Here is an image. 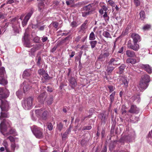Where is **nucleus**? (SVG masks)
<instances>
[{
  "label": "nucleus",
  "mask_w": 152,
  "mask_h": 152,
  "mask_svg": "<svg viewBox=\"0 0 152 152\" xmlns=\"http://www.w3.org/2000/svg\"><path fill=\"white\" fill-rule=\"evenodd\" d=\"M131 37L133 39V44L131 43L130 40L128 42L127 47L135 51H137L139 49V45L137 44L138 42H140L141 39L139 35L135 33H132L131 35Z\"/></svg>",
  "instance_id": "f257e3e1"
},
{
  "label": "nucleus",
  "mask_w": 152,
  "mask_h": 152,
  "mask_svg": "<svg viewBox=\"0 0 152 152\" xmlns=\"http://www.w3.org/2000/svg\"><path fill=\"white\" fill-rule=\"evenodd\" d=\"M31 131L35 137L38 139H42L44 137L43 129L36 126L31 127Z\"/></svg>",
  "instance_id": "f03ea898"
},
{
  "label": "nucleus",
  "mask_w": 152,
  "mask_h": 152,
  "mask_svg": "<svg viewBox=\"0 0 152 152\" xmlns=\"http://www.w3.org/2000/svg\"><path fill=\"white\" fill-rule=\"evenodd\" d=\"M94 10L91 4H89L83 7L82 10V15L83 17H86V16L91 14Z\"/></svg>",
  "instance_id": "7ed1b4c3"
},
{
  "label": "nucleus",
  "mask_w": 152,
  "mask_h": 152,
  "mask_svg": "<svg viewBox=\"0 0 152 152\" xmlns=\"http://www.w3.org/2000/svg\"><path fill=\"white\" fill-rule=\"evenodd\" d=\"M33 98L29 97L23 100L22 102V105L25 110H28L31 109L32 105Z\"/></svg>",
  "instance_id": "20e7f679"
},
{
  "label": "nucleus",
  "mask_w": 152,
  "mask_h": 152,
  "mask_svg": "<svg viewBox=\"0 0 152 152\" xmlns=\"http://www.w3.org/2000/svg\"><path fill=\"white\" fill-rule=\"evenodd\" d=\"M5 70L4 67H0V84L4 86L7 83L6 77L4 76Z\"/></svg>",
  "instance_id": "39448f33"
},
{
  "label": "nucleus",
  "mask_w": 152,
  "mask_h": 152,
  "mask_svg": "<svg viewBox=\"0 0 152 152\" xmlns=\"http://www.w3.org/2000/svg\"><path fill=\"white\" fill-rule=\"evenodd\" d=\"M110 54V52L107 50H104L99 55L98 59L101 62L104 61L106 59H107Z\"/></svg>",
  "instance_id": "423d86ee"
},
{
  "label": "nucleus",
  "mask_w": 152,
  "mask_h": 152,
  "mask_svg": "<svg viewBox=\"0 0 152 152\" xmlns=\"http://www.w3.org/2000/svg\"><path fill=\"white\" fill-rule=\"evenodd\" d=\"M11 124V122L9 120L6 119H3L0 124V131L1 132H2L3 131L6 130L5 126H7V125H8L9 126H10Z\"/></svg>",
  "instance_id": "0eeeda50"
},
{
  "label": "nucleus",
  "mask_w": 152,
  "mask_h": 152,
  "mask_svg": "<svg viewBox=\"0 0 152 152\" xmlns=\"http://www.w3.org/2000/svg\"><path fill=\"white\" fill-rule=\"evenodd\" d=\"M1 105L0 107L2 111H7L9 109V103L6 100L1 101Z\"/></svg>",
  "instance_id": "6e6552de"
},
{
  "label": "nucleus",
  "mask_w": 152,
  "mask_h": 152,
  "mask_svg": "<svg viewBox=\"0 0 152 152\" xmlns=\"http://www.w3.org/2000/svg\"><path fill=\"white\" fill-rule=\"evenodd\" d=\"M108 64L110 65L115 67L118 64H119L118 62V58H111L110 60L109 61L108 63Z\"/></svg>",
  "instance_id": "1a4fd4ad"
},
{
  "label": "nucleus",
  "mask_w": 152,
  "mask_h": 152,
  "mask_svg": "<svg viewBox=\"0 0 152 152\" xmlns=\"http://www.w3.org/2000/svg\"><path fill=\"white\" fill-rule=\"evenodd\" d=\"M17 18H15L12 19L11 21L12 22H15V23H17V24L16 25L14 23H12V27L13 28V30L14 32V33L15 34L18 33L19 32V30L18 29V27L19 26V24L18 23L17 21H16Z\"/></svg>",
  "instance_id": "9d476101"
},
{
  "label": "nucleus",
  "mask_w": 152,
  "mask_h": 152,
  "mask_svg": "<svg viewBox=\"0 0 152 152\" xmlns=\"http://www.w3.org/2000/svg\"><path fill=\"white\" fill-rule=\"evenodd\" d=\"M140 67L142 69L145 70L149 74H151L152 72V68L149 64H141Z\"/></svg>",
  "instance_id": "9b49d317"
},
{
  "label": "nucleus",
  "mask_w": 152,
  "mask_h": 152,
  "mask_svg": "<svg viewBox=\"0 0 152 152\" xmlns=\"http://www.w3.org/2000/svg\"><path fill=\"white\" fill-rule=\"evenodd\" d=\"M148 85L149 84L140 80L138 88L140 91H143L147 88Z\"/></svg>",
  "instance_id": "f8f14e48"
},
{
  "label": "nucleus",
  "mask_w": 152,
  "mask_h": 152,
  "mask_svg": "<svg viewBox=\"0 0 152 152\" xmlns=\"http://www.w3.org/2000/svg\"><path fill=\"white\" fill-rule=\"evenodd\" d=\"M72 126L70 125L69 128L66 130L65 132L62 134L61 133L62 140H66L68 137V135L70 133L71 131Z\"/></svg>",
  "instance_id": "ddd939ff"
},
{
  "label": "nucleus",
  "mask_w": 152,
  "mask_h": 152,
  "mask_svg": "<svg viewBox=\"0 0 152 152\" xmlns=\"http://www.w3.org/2000/svg\"><path fill=\"white\" fill-rule=\"evenodd\" d=\"M4 145L5 146L6 152H14L15 148L18 149L19 148V145H18L16 144L15 143H12L11 145V151H10L5 145V144H7V143L4 142Z\"/></svg>",
  "instance_id": "4468645a"
},
{
  "label": "nucleus",
  "mask_w": 152,
  "mask_h": 152,
  "mask_svg": "<svg viewBox=\"0 0 152 152\" xmlns=\"http://www.w3.org/2000/svg\"><path fill=\"white\" fill-rule=\"evenodd\" d=\"M33 13L32 12H28L25 16L24 19L22 21V24L23 27L25 26L29 19L30 18L32 15Z\"/></svg>",
  "instance_id": "2eb2a0df"
},
{
  "label": "nucleus",
  "mask_w": 152,
  "mask_h": 152,
  "mask_svg": "<svg viewBox=\"0 0 152 152\" xmlns=\"http://www.w3.org/2000/svg\"><path fill=\"white\" fill-rule=\"evenodd\" d=\"M38 10L40 12H44L47 11V7L44 4V2H39L38 5Z\"/></svg>",
  "instance_id": "dca6fc26"
},
{
  "label": "nucleus",
  "mask_w": 152,
  "mask_h": 152,
  "mask_svg": "<svg viewBox=\"0 0 152 152\" xmlns=\"http://www.w3.org/2000/svg\"><path fill=\"white\" fill-rule=\"evenodd\" d=\"M140 80L149 84L151 81V78L149 75L145 74L141 76Z\"/></svg>",
  "instance_id": "f3484780"
},
{
  "label": "nucleus",
  "mask_w": 152,
  "mask_h": 152,
  "mask_svg": "<svg viewBox=\"0 0 152 152\" xmlns=\"http://www.w3.org/2000/svg\"><path fill=\"white\" fill-rule=\"evenodd\" d=\"M140 111V110L136 106L132 105L130 110H129V112L131 113L138 114Z\"/></svg>",
  "instance_id": "a211bd4d"
},
{
  "label": "nucleus",
  "mask_w": 152,
  "mask_h": 152,
  "mask_svg": "<svg viewBox=\"0 0 152 152\" xmlns=\"http://www.w3.org/2000/svg\"><path fill=\"white\" fill-rule=\"evenodd\" d=\"M69 85L72 89H74L77 85L75 79L71 77L69 80Z\"/></svg>",
  "instance_id": "6ab92c4d"
},
{
  "label": "nucleus",
  "mask_w": 152,
  "mask_h": 152,
  "mask_svg": "<svg viewBox=\"0 0 152 152\" xmlns=\"http://www.w3.org/2000/svg\"><path fill=\"white\" fill-rule=\"evenodd\" d=\"M140 58L137 57H136V58H128L126 60V63L132 64H135L137 62L140 61Z\"/></svg>",
  "instance_id": "aec40b11"
},
{
  "label": "nucleus",
  "mask_w": 152,
  "mask_h": 152,
  "mask_svg": "<svg viewBox=\"0 0 152 152\" xmlns=\"http://www.w3.org/2000/svg\"><path fill=\"white\" fill-rule=\"evenodd\" d=\"M88 22V20H86L80 26L79 32H82V33H84L85 32V30L87 27V24Z\"/></svg>",
  "instance_id": "412c9836"
},
{
  "label": "nucleus",
  "mask_w": 152,
  "mask_h": 152,
  "mask_svg": "<svg viewBox=\"0 0 152 152\" xmlns=\"http://www.w3.org/2000/svg\"><path fill=\"white\" fill-rule=\"evenodd\" d=\"M115 93V91H114L113 92L110 96L109 100L110 101V103L109 106V108H111L112 104L114 100Z\"/></svg>",
  "instance_id": "4be33fe9"
},
{
  "label": "nucleus",
  "mask_w": 152,
  "mask_h": 152,
  "mask_svg": "<svg viewBox=\"0 0 152 152\" xmlns=\"http://www.w3.org/2000/svg\"><path fill=\"white\" fill-rule=\"evenodd\" d=\"M135 136V132L132 130L129 132L128 135L126 136V138L128 140L130 141L131 140L133 139Z\"/></svg>",
  "instance_id": "5701e85b"
},
{
  "label": "nucleus",
  "mask_w": 152,
  "mask_h": 152,
  "mask_svg": "<svg viewBox=\"0 0 152 152\" xmlns=\"http://www.w3.org/2000/svg\"><path fill=\"white\" fill-rule=\"evenodd\" d=\"M23 86L24 93L29 90L31 87V86L29 85L28 83L26 81H24L23 83Z\"/></svg>",
  "instance_id": "b1692460"
},
{
  "label": "nucleus",
  "mask_w": 152,
  "mask_h": 152,
  "mask_svg": "<svg viewBox=\"0 0 152 152\" xmlns=\"http://www.w3.org/2000/svg\"><path fill=\"white\" fill-rule=\"evenodd\" d=\"M119 78L120 79L122 80L124 86L126 87L127 86L128 82V81L127 77H126L122 75L119 76Z\"/></svg>",
  "instance_id": "393cba45"
},
{
  "label": "nucleus",
  "mask_w": 152,
  "mask_h": 152,
  "mask_svg": "<svg viewBox=\"0 0 152 152\" xmlns=\"http://www.w3.org/2000/svg\"><path fill=\"white\" fill-rule=\"evenodd\" d=\"M126 54L127 57L130 58H133L135 57V52L132 50H128L126 51Z\"/></svg>",
  "instance_id": "a878e982"
},
{
  "label": "nucleus",
  "mask_w": 152,
  "mask_h": 152,
  "mask_svg": "<svg viewBox=\"0 0 152 152\" xmlns=\"http://www.w3.org/2000/svg\"><path fill=\"white\" fill-rule=\"evenodd\" d=\"M45 93L44 92L41 94L38 97L37 99L39 102L41 104L43 103V102L45 100L44 98L45 96Z\"/></svg>",
  "instance_id": "bb28decb"
},
{
  "label": "nucleus",
  "mask_w": 152,
  "mask_h": 152,
  "mask_svg": "<svg viewBox=\"0 0 152 152\" xmlns=\"http://www.w3.org/2000/svg\"><path fill=\"white\" fill-rule=\"evenodd\" d=\"M115 68V67H114L112 66L111 65H110L109 64H108V65L107 66V69H106V71L107 74L109 75H110Z\"/></svg>",
  "instance_id": "cd10ccee"
},
{
  "label": "nucleus",
  "mask_w": 152,
  "mask_h": 152,
  "mask_svg": "<svg viewBox=\"0 0 152 152\" xmlns=\"http://www.w3.org/2000/svg\"><path fill=\"white\" fill-rule=\"evenodd\" d=\"M49 115V112L47 110H43L41 115L42 119L44 120H46Z\"/></svg>",
  "instance_id": "c85d7f7f"
},
{
  "label": "nucleus",
  "mask_w": 152,
  "mask_h": 152,
  "mask_svg": "<svg viewBox=\"0 0 152 152\" xmlns=\"http://www.w3.org/2000/svg\"><path fill=\"white\" fill-rule=\"evenodd\" d=\"M126 67V66L124 64H122L119 67V71L117 73L119 75L122 74L124 73V70Z\"/></svg>",
  "instance_id": "c756f323"
},
{
  "label": "nucleus",
  "mask_w": 152,
  "mask_h": 152,
  "mask_svg": "<svg viewBox=\"0 0 152 152\" xmlns=\"http://www.w3.org/2000/svg\"><path fill=\"white\" fill-rule=\"evenodd\" d=\"M43 110H44V109L42 108L35 110V112L37 116L38 117L41 116Z\"/></svg>",
  "instance_id": "7c9ffc66"
},
{
  "label": "nucleus",
  "mask_w": 152,
  "mask_h": 152,
  "mask_svg": "<svg viewBox=\"0 0 152 152\" xmlns=\"http://www.w3.org/2000/svg\"><path fill=\"white\" fill-rule=\"evenodd\" d=\"M40 45H35L31 49V53L32 54H33L37 50L39 49L40 47Z\"/></svg>",
  "instance_id": "2f4dec72"
},
{
  "label": "nucleus",
  "mask_w": 152,
  "mask_h": 152,
  "mask_svg": "<svg viewBox=\"0 0 152 152\" xmlns=\"http://www.w3.org/2000/svg\"><path fill=\"white\" fill-rule=\"evenodd\" d=\"M31 71L29 70H25L23 72L22 76L23 78H25L26 77H28L30 75Z\"/></svg>",
  "instance_id": "473e14b6"
},
{
  "label": "nucleus",
  "mask_w": 152,
  "mask_h": 152,
  "mask_svg": "<svg viewBox=\"0 0 152 152\" xmlns=\"http://www.w3.org/2000/svg\"><path fill=\"white\" fill-rule=\"evenodd\" d=\"M25 34L23 37L24 40V44L26 47L28 48H30L32 45L30 44V42L29 40H27L25 39Z\"/></svg>",
  "instance_id": "72a5a7b5"
},
{
  "label": "nucleus",
  "mask_w": 152,
  "mask_h": 152,
  "mask_svg": "<svg viewBox=\"0 0 152 152\" xmlns=\"http://www.w3.org/2000/svg\"><path fill=\"white\" fill-rule=\"evenodd\" d=\"M9 95L4 93L0 94V100L1 102L2 100H5L4 99L8 96Z\"/></svg>",
  "instance_id": "f704fd0d"
},
{
  "label": "nucleus",
  "mask_w": 152,
  "mask_h": 152,
  "mask_svg": "<svg viewBox=\"0 0 152 152\" xmlns=\"http://www.w3.org/2000/svg\"><path fill=\"white\" fill-rule=\"evenodd\" d=\"M63 124L62 122H60L57 124L56 129L58 130L59 132H61L63 129Z\"/></svg>",
  "instance_id": "c9c22d12"
},
{
  "label": "nucleus",
  "mask_w": 152,
  "mask_h": 152,
  "mask_svg": "<svg viewBox=\"0 0 152 152\" xmlns=\"http://www.w3.org/2000/svg\"><path fill=\"white\" fill-rule=\"evenodd\" d=\"M2 111L1 113V115L0 116V119L1 120L2 118H8V114L7 113Z\"/></svg>",
  "instance_id": "e433bc0d"
},
{
  "label": "nucleus",
  "mask_w": 152,
  "mask_h": 152,
  "mask_svg": "<svg viewBox=\"0 0 152 152\" xmlns=\"http://www.w3.org/2000/svg\"><path fill=\"white\" fill-rule=\"evenodd\" d=\"M89 43L91 45V48L93 49L95 47L97 43V42L96 40L91 41L89 42Z\"/></svg>",
  "instance_id": "4c0bfd02"
},
{
  "label": "nucleus",
  "mask_w": 152,
  "mask_h": 152,
  "mask_svg": "<svg viewBox=\"0 0 152 152\" xmlns=\"http://www.w3.org/2000/svg\"><path fill=\"white\" fill-rule=\"evenodd\" d=\"M105 37L111 38V37L110 33L107 31H104L102 34Z\"/></svg>",
  "instance_id": "58836bf2"
},
{
  "label": "nucleus",
  "mask_w": 152,
  "mask_h": 152,
  "mask_svg": "<svg viewBox=\"0 0 152 152\" xmlns=\"http://www.w3.org/2000/svg\"><path fill=\"white\" fill-rule=\"evenodd\" d=\"M47 128L48 129L51 131L53 129V125L51 122H48L47 124Z\"/></svg>",
  "instance_id": "ea45409f"
},
{
  "label": "nucleus",
  "mask_w": 152,
  "mask_h": 152,
  "mask_svg": "<svg viewBox=\"0 0 152 152\" xmlns=\"http://www.w3.org/2000/svg\"><path fill=\"white\" fill-rule=\"evenodd\" d=\"M140 16L142 20H143L145 18V14L144 11H141L140 13Z\"/></svg>",
  "instance_id": "a19ab883"
},
{
  "label": "nucleus",
  "mask_w": 152,
  "mask_h": 152,
  "mask_svg": "<svg viewBox=\"0 0 152 152\" xmlns=\"http://www.w3.org/2000/svg\"><path fill=\"white\" fill-rule=\"evenodd\" d=\"M95 39V37L94 34L93 32H91L89 35V39L91 40H94Z\"/></svg>",
  "instance_id": "79ce46f5"
},
{
  "label": "nucleus",
  "mask_w": 152,
  "mask_h": 152,
  "mask_svg": "<svg viewBox=\"0 0 152 152\" xmlns=\"http://www.w3.org/2000/svg\"><path fill=\"white\" fill-rule=\"evenodd\" d=\"M38 72L39 75L42 76L45 72V70L42 68L39 69Z\"/></svg>",
  "instance_id": "37998d69"
},
{
  "label": "nucleus",
  "mask_w": 152,
  "mask_h": 152,
  "mask_svg": "<svg viewBox=\"0 0 152 152\" xmlns=\"http://www.w3.org/2000/svg\"><path fill=\"white\" fill-rule=\"evenodd\" d=\"M103 17H104L105 21H109V18L107 15V12H105L104 13V14L103 15Z\"/></svg>",
  "instance_id": "c03bdc74"
},
{
  "label": "nucleus",
  "mask_w": 152,
  "mask_h": 152,
  "mask_svg": "<svg viewBox=\"0 0 152 152\" xmlns=\"http://www.w3.org/2000/svg\"><path fill=\"white\" fill-rule=\"evenodd\" d=\"M53 96H50L49 99H48L47 102L48 104L49 105L51 104L53 102Z\"/></svg>",
  "instance_id": "a18cd8bd"
},
{
  "label": "nucleus",
  "mask_w": 152,
  "mask_h": 152,
  "mask_svg": "<svg viewBox=\"0 0 152 152\" xmlns=\"http://www.w3.org/2000/svg\"><path fill=\"white\" fill-rule=\"evenodd\" d=\"M42 76L45 80H49L51 78V77L49 76L48 74L46 72L44 74V75H43Z\"/></svg>",
  "instance_id": "49530a36"
},
{
  "label": "nucleus",
  "mask_w": 152,
  "mask_h": 152,
  "mask_svg": "<svg viewBox=\"0 0 152 152\" xmlns=\"http://www.w3.org/2000/svg\"><path fill=\"white\" fill-rule=\"evenodd\" d=\"M70 25L72 28H76L78 26V24L75 21H73L71 22Z\"/></svg>",
  "instance_id": "de8ad7c7"
},
{
  "label": "nucleus",
  "mask_w": 152,
  "mask_h": 152,
  "mask_svg": "<svg viewBox=\"0 0 152 152\" xmlns=\"http://www.w3.org/2000/svg\"><path fill=\"white\" fill-rule=\"evenodd\" d=\"M36 58H38L37 59V65L39 66L41 64V58L40 56H38V55H37V56L36 57Z\"/></svg>",
  "instance_id": "09e8293b"
},
{
  "label": "nucleus",
  "mask_w": 152,
  "mask_h": 152,
  "mask_svg": "<svg viewBox=\"0 0 152 152\" xmlns=\"http://www.w3.org/2000/svg\"><path fill=\"white\" fill-rule=\"evenodd\" d=\"M118 38H116L114 42H113V48H112V52H114V51L115 48H116V42H117L118 40Z\"/></svg>",
  "instance_id": "8fccbe9b"
},
{
  "label": "nucleus",
  "mask_w": 152,
  "mask_h": 152,
  "mask_svg": "<svg viewBox=\"0 0 152 152\" xmlns=\"http://www.w3.org/2000/svg\"><path fill=\"white\" fill-rule=\"evenodd\" d=\"M151 27V26L149 24H146L143 27V29L144 30H146L148 29Z\"/></svg>",
  "instance_id": "3c124183"
},
{
  "label": "nucleus",
  "mask_w": 152,
  "mask_h": 152,
  "mask_svg": "<svg viewBox=\"0 0 152 152\" xmlns=\"http://www.w3.org/2000/svg\"><path fill=\"white\" fill-rule=\"evenodd\" d=\"M109 4L112 7H115V5L114 2L112 0H109L108 1Z\"/></svg>",
  "instance_id": "603ef678"
},
{
  "label": "nucleus",
  "mask_w": 152,
  "mask_h": 152,
  "mask_svg": "<svg viewBox=\"0 0 152 152\" xmlns=\"http://www.w3.org/2000/svg\"><path fill=\"white\" fill-rule=\"evenodd\" d=\"M53 26L56 28H57L58 25V23L56 22H53L51 23Z\"/></svg>",
  "instance_id": "864d4df0"
},
{
  "label": "nucleus",
  "mask_w": 152,
  "mask_h": 152,
  "mask_svg": "<svg viewBox=\"0 0 152 152\" xmlns=\"http://www.w3.org/2000/svg\"><path fill=\"white\" fill-rule=\"evenodd\" d=\"M39 24V23H38L36 24L33 25L32 26V28H34L35 29H38Z\"/></svg>",
  "instance_id": "5fc2aeb1"
},
{
  "label": "nucleus",
  "mask_w": 152,
  "mask_h": 152,
  "mask_svg": "<svg viewBox=\"0 0 152 152\" xmlns=\"http://www.w3.org/2000/svg\"><path fill=\"white\" fill-rule=\"evenodd\" d=\"M92 128L91 126H84L83 127V130H89L91 129Z\"/></svg>",
  "instance_id": "6e6d98bb"
},
{
  "label": "nucleus",
  "mask_w": 152,
  "mask_h": 152,
  "mask_svg": "<svg viewBox=\"0 0 152 152\" xmlns=\"http://www.w3.org/2000/svg\"><path fill=\"white\" fill-rule=\"evenodd\" d=\"M91 115H88L84 117H83L81 119V121L82 122L86 118H90L91 117Z\"/></svg>",
  "instance_id": "4d7b16f0"
},
{
  "label": "nucleus",
  "mask_w": 152,
  "mask_h": 152,
  "mask_svg": "<svg viewBox=\"0 0 152 152\" xmlns=\"http://www.w3.org/2000/svg\"><path fill=\"white\" fill-rule=\"evenodd\" d=\"M46 26L45 25H43L42 26H40V24H39V29L38 30L40 31H43L44 29V28H45Z\"/></svg>",
  "instance_id": "13d9d810"
},
{
  "label": "nucleus",
  "mask_w": 152,
  "mask_h": 152,
  "mask_svg": "<svg viewBox=\"0 0 152 152\" xmlns=\"http://www.w3.org/2000/svg\"><path fill=\"white\" fill-rule=\"evenodd\" d=\"M108 87L110 90L109 92L110 93L113 91L115 89L112 86H108Z\"/></svg>",
  "instance_id": "bf43d9fd"
},
{
  "label": "nucleus",
  "mask_w": 152,
  "mask_h": 152,
  "mask_svg": "<svg viewBox=\"0 0 152 152\" xmlns=\"http://www.w3.org/2000/svg\"><path fill=\"white\" fill-rule=\"evenodd\" d=\"M107 119L106 116V115H104V117H103V118L102 119V123L105 124L106 122V120Z\"/></svg>",
  "instance_id": "052dcab7"
},
{
  "label": "nucleus",
  "mask_w": 152,
  "mask_h": 152,
  "mask_svg": "<svg viewBox=\"0 0 152 152\" xmlns=\"http://www.w3.org/2000/svg\"><path fill=\"white\" fill-rule=\"evenodd\" d=\"M40 39V38L38 37H35L33 39L34 41L36 43L38 42Z\"/></svg>",
  "instance_id": "680f3d73"
},
{
  "label": "nucleus",
  "mask_w": 152,
  "mask_h": 152,
  "mask_svg": "<svg viewBox=\"0 0 152 152\" xmlns=\"http://www.w3.org/2000/svg\"><path fill=\"white\" fill-rule=\"evenodd\" d=\"M7 139H9L11 142H13L15 140V139L14 138V137L11 136L8 137H7Z\"/></svg>",
  "instance_id": "e2e57ef3"
},
{
  "label": "nucleus",
  "mask_w": 152,
  "mask_h": 152,
  "mask_svg": "<svg viewBox=\"0 0 152 152\" xmlns=\"http://www.w3.org/2000/svg\"><path fill=\"white\" fill-rule=\"evenodd\" d=\"M15 132V130L13 129H11L9 132V133L10 134H14Z\"/></svg>",
  "instance_id": "0e129e2a"
},
{
  "label": "nucleus",
  "mask_w": 152,
  "mask_h": 152,
  "mask_svg": "<svg viewBox=\"0 0 152 152\" xmlns=\"http://www.w3.org/2000/svg\"><path fill=\"white\" fill-rule=\"evenodd\" d=\"M81 38V35H79L76 37L75 39V41L76 42H79Z\"/></svg>",
  "instance_id": "69168bd1"
},
{
  "label": "nucleus",
  "mask_w": 152,
  "mask_h": 152,
  "mask_svg": "<svg viewBox=\"0 0 152 152\" xmlns=\"http://www.w3.org/2000/svg\"><path fill=\"white\" fill-rule=\"evenodd\" d=\"M124 50V47H122L119 49L118 51V53H123Z\"/></svg>",
  "instance_id": "338daca9"
},
{
  "label": "nucleus",
  "mask_w": 152,
  "mask_h": 152,
  "mask_svg": "<svg viewBox=\"0 0 152 152\" xmlns=\"http://www.w3.org/2000/svg\"><path fill=\"white\" fill-rule=\"evenodd\" d=\"M134 3L137 6H139L140 4V2L139 0H134Z\"/></svg>",
  "instance_id": "774afa93"
}]
</instances>
